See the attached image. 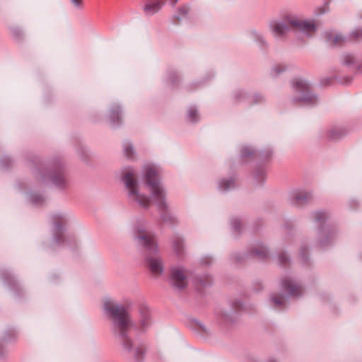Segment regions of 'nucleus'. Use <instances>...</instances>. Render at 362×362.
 I'll return each mask as SVG.
<instances>
[{"label": "nucleus", "mask_w": 362, "mask_h": 362, "mask_svg": "<svg viewBox=\"0 0 362 362\" xmlns=\"http://www.w3.org/2000/svg\"><path fill=\"white\" fill-rule=\"evenodd\" d=\"M344 41V38L341 35L332 34L327 35V42L331 46L341 45Z\"/></svg>", "instance_id": "f8f14e48"}, {"label": "nucleus", "mask_w": 362, "mask_h": 362, "mask_svg": "<svg viewBox=\"0 0 362 362\" xmlns=\"http://www.w3.org/2000/svg\"><path fill=\"white\" fill-rule=\"evenodd\" d=\"M282 288L288 291L291 296H298L301 293V287L293 282L291 279H286L281 282Z\"/></svg>", "instance_id": "1a4fd4ad"}, {"label": "nucleus", "mask_w": 362, "mask_h": 362, "mask_svg": "<svg viewBox=\"0 0 362 362\" xmlns=\"http://www.w3.org/2000/svg\"><path fill=\"white\" fill-rule=\"evenodd\" d=\"M71 3L77 8H82L83 1L82 0H71Z\"/></svg>", "instance_id": "b1692460"}, {"label": "nucleus", "mask_w": 362, "mask_h": 362, "mask_svg": "<svg viewBox=\"0 0 362 362\" xmlns=\"http://www.w3.org/2000/svg\"><path fill=\"white\" fill-rule=\"evenodd\" d=\"M123 180L127 189L128 190L129 197L142 208L147 209L150 206L151 200L146 195L141 194L138 191L137 182L134 178L131 172L125 173Z\"/></svg>", "instance_id": "20e7f679"}, {"label": "nucleus", "mask_w": 362, "mask_h": 362, "mask_svg": "<svg viewBox=\"0 0 362 362\" xmlns=\"http://www.w3.org/2000/svg\"><path fill=\"white\" fill-rule=\"evenodd\" d=\"M357 71L362 74V63L357 66Z\"/></svg>", "instance_id": "cd10ccee"}, {"label": "nucleus", "mask_w": 362, "mask_h": 362, "mask_svg": "<svg viewBox=\"0 0 362 362\" xmlns=\"http://www.w3.org/2000/svg\"><path fill=\"white\" fill-rule=\"evenodd\" d=\"M53 182L59 187H62L65 183V180L63 176H54L52 177Z\"/></svg>", "instance_id": "a211bd4d"}, {"label": "nucleus", "mask_w": 362, "mask_h": 362, "mask_svg": "<svg viewBox=\"0 0 362 362\" xmlns=\"http://www.w3.org/2000/svg\"><path fill=\"white\" fill-rule=\"evenodd\" d=\"M145 180L146 184L149 187L153 204L157 206L159 210H165L167 208L165 194L160 185L158 172L154 167L147 166L146 168Z\"/></svg>", "instance_id": "7ed1b4c3"}, {"label": "nucleus", "mask_w": 362, "mask_h": 362, "mask_svg": "<svg viewBox=\"0 0 362 362\" xmlns=\"http://www.w3.org/2000/svg\"><path fill=\"white\" fill-rule=\"evenodd\" d=\"M164 4L163 0H146L144 11L147 15L157 13Z\"/></svg>", "instance_id": "6e6552de"}, {"label": "nucleus", "mask_w": 362, "mask_h": 362, "mask_svg": "<svg viewBox=\"0 0 362 362\" xmlns=\"http://www.w3.org/2000/svg\"><path fill=\"white\" fill-rule=\"evenodd\" d=\"M197 112L194 109H189L187 113V118L189 122H194L196 121Z\"/></svg>", "instance_id": "6ab92c4d"}, {"label": "nucleus", "mask_w": 362, "mask_h": 362, "mask_svg": "<svg viewBox=\"0 0 362 362\" xmlns=\"http://www.w3.org/2000/svg\"><path fill=\"white\" fill-rule=\"evenodd\" d=\"M312 198V195L308 192H298L295 194L293 199V204L300 205L305 203L308 200Z\"/></svg>", "instance_id": "9b49d317"}, {"label": "nucleus", "mask_w": 362, "mask_h": 362, "mask_svg": "<svg viewBox=\"0 0 362 362\" xmlns=\"http://www.w3.org/2000/svg\"><path fill=\"white\" fill-rule=\"evenodd\" d=\"M329 134V136L332 139H336L339 136V134L337 133L335 130L332 131Z\"/></svg>", "instance_id": "bb28decb"}, {"label": "nucleus", "mask_w": 362, "mask_h": 362, "mask_svg": "<svg viewBox=\"0 0 362 362\" xmlns=\"http://www.w3.org/2000/svg\"><path fill=\"white\" fill-rule=\"evenodd\" d=\"M119 112H120V109L119 107H115L112 108L111 110L112 117H115V116H117V117L119 119Z\"/></svg>", "instance_id": "5701e85b"}, {"label": "nucleus", "mask_w": 362, "mask_h": 362, "mask_svg": "<svg viewBox=\"0 0 362 362\" xmlns=\"http://www.w3.org/2000/svg\"><path fill=\"white\" fill-rule=\"evenodd\" d=\"M279 261L281 264H284L287 262L288 259L286 256V255H280L279 257Z\"/></svg>", "instance_id": "a878e982"}, {"label": "nucleus", "mask_w": 362, "mask_h": 362, "mask_svg": "<svg viewBox=\"0 0 362 362\" xmlns=\"http://www.w3.org/2000/svg\"><path fill=\"white\" fill-rule=\"evenodd\" d=\"M104 310L113 321L115 329L124 348L128 351L133 352V356L139 361L144 352L143 346L132 349V342L127 337V332L132 322L127 310L124 305L115 304L110 298L104 300Z\"/></svg>", "instance_id": "f257e3e1"}, {"label": "nucleus", "mask_w": 362, "mask_h": 362, "mask_svg": "<svg viewBox=\"0 0 362 362\" xmlns=\"http://www.w3.org/2000/svg\"><path fill=\"white\" fill-rule=\"evenodd\" d=\"M269 27L273 35L276 37L283 36L289 30L288 25L276 21L272 22L269 25Z\"/></svg>", "instance_id": "9d476101"}, {"label": "nucleus", "mask_w": 362, "mask_h": 362, "mask_svg": "<svg viewBox=\"0 0 362 362\" xmlns=\"http://www.w3.org/2000/svg\"><path fill=\"white\" fill-rule=\"evenodd\" d=\"M173 249L176 253H179L181 252L182 248V240L180 238H177L173 241Z\"/></svg>", "instance_id": "dca6fc26"}, {"label": "nucleus", "mask_w": 362, "mask_h": 362, "mask_svg": "<svg viewBox=\"0 0 362 362\" xmlns=\"http://www.w3.org/2000/svg\"><path fill=\"white\" fill-rule=\"evenodd\" d=\"M188 13V8L186 6H182L178 10V14L175 15L174 18L177 21H180L182 18L187 16Z\"/></svg>", "instance_id": "2eb2a0df"}, {"label": "nucleus", "mask_w": 362, "mask_h": 362, "mask_svg": "<svg viewBox=\"0 0 362 362\" xmlns=\"http://www.w3.org/2000/svg\"><path fill=\"white\" fill-rule=\"evenodd\" d=\"M170 281L175 288L177 289L184 288L187 284L185 271L180 267L172 269Z\"/></svg>", "instance_id": "0eeeda50"}, {"label": "nucleus", "mask_w": 362, "mask_h": 362, "mask_svg": "<svg viewBox=\"0 0 362 362\" xmlns=\"http://www.w3.org/2000/svg\"><path fill=\"white\" fill-rule=\"evenodd\" d=\"M178 0H170V4L173 6H175V4L177 3Z\"/></svg>", "instance_id": "c85d7f7f"}, {"label": "nucleus", "mask_w": 362, "mask_h": 362, "mask_svg": "<svg viewBox=\"0 0 362 362\" xmlns=\"http://www.w3.org/2000/svg\"><path fill=\"white\" fill-rule=\"evenodd\" d=\"M141 325L143 327H145L146 325H147V322H146L144 320L141 321Z\"/></svg>", "instance_id": "7c9ffc66"}, {"label": "nucleus", "mask_w": 362, "mask_h": 362, "mask_svg": "<svg viewBox=\"0 0 362 362\" xmlns=\"http://www.w3.org/2000/svg\"><path fill=\"white\" fill-rule=\"evenodd\" d=\"M124 152L126 157L131 158L134 154V150L132 146L129 144H127L124 147Z\"/></svg>", "instance_id": "f3484780"}, {"label": "nucleus", "mask_w": 362, "mask_h": 362, "mask_svg": "<svg viewBox=\"0 0 362 362\" xmlns=\"http://www.w3.org/2000/svg\"><path fill=\"white\" fill-rule=\"evenodd\" d=\"M286 21L291 27L298 28L308 34L313 33L316 30L317 26L312 21L301 20L296 16H288Z\"/></svg>", "instance_id": "423d86ee"}, {"label": "nucleus", "mask_w": 362, "mask_h": 362, "mask_svg": "<svg viewBox=\"0 0 362 362\" xmlns=\"http://www.w3.org/2000/svg\"><path fill=\"white\" fill-rule=\"evenodd\" d=\"M314 218L317 222H321L326 219L327 216L322 211H317L314 214Z\"/></svg>", "instance_id": "aec40b11"}, {"label": "nucleus", "mask_w": 362, "mask_h": 362, "mask_svg": "<svg viewBox=\"0 0 362 362\" xmlns=\"http://www.w3.org/2000/svg\"><path fill=\"white\" fill-rule=\"evenodd\" d=\"M293 86L296 91L302 92L303 94L298 98L295 99L306 105L314 104L317 102L316 95L310 93L308 84L302 79H298L293 82Z\"/></svg>", "instance_id": "39448f33"}, {"label": "nucleus", "mask_w": 362, "mask_h": 362, "mask_svg": "<svg viewBox=\"0 0 362 362\" xmlns=\"http://www.w3.org/2000/svg\"><path fill=\"white\" fill-rule=\"evenodd\" d=\"M253 253L259 258H265L267 256V252L264 249H263L262 251L253 250Z\"/></svg>", "instance_id": "412c9836"}, {"label": "nucleus", "mask_w": 362, "mask_h": 362, "mask_svg": "<svg viewBox=\"0 0 362 362\" xmlns=\"http://www.w3.org/2000/svg\"><path fill=\"white\" fill-rule=\"evenodd\" d=\"M341 62L346 66L353 65L355 63V57L351 54H344L341 57Z\"/></svg>", "instance_id": "4468645a"}, {"label": "nucleus", "mask_w": 362, "mask_h": 362, "mask_svg": "<svg viewBox=\"0 0 362 362\" xmlns=\"http://www.w3.org/2000/svg\"><path fill=\"white\" fill-rule=\"evenodd\" d=\"M350 37L352 39H358L361 37H362V30H356L354 31L351 35Z\"/></svg>", "instance_id": "4be33fe9"}, {"label": "nucleus", "mask_w": 362, "mask_h": 362, "mask_svg": "<svg viewBox=\"0 0 362 362\" xmlns=\"http://www.w3.org/2000/svg\"><path fill=\"white\" fill-rule=\"evenodd\" d=\"M274 71H275V73H276V74H279L280 72H281L282 71H284V69H281V70H280L279 68L275 67V68L274 69Z\"/></svg>", "instance_id": "c756f323"}, {"label": "nucleus", "mask_w": 362, "mask_h": 362, "mask_svg": "<svg viewBox=\"0 0 362 362\" xmlns=\"http://www.w3.org/2000/svg\"><path fill=\"white\" fill-rule=\"evenodd\" d=\"M271 300L276 306L280 305L282 303L281 299L277 297H272Z\"/></svg>", "instance_id": "393cba45"}, {"label": "nucleus", "mask_w": 362, "mask_h": 362, "mask_svg": "<svg viewBox=\"0 0 362 362\" xmlns=\"http://www.w3.org/2000/svg\"><path fill=\"white\" fill-rule=\"evenodd\" d=\"M235 186V181L233 179L224 180H223L220 185L219 187L222 190H228Z\"/></svg>", "instance_id": "ddd939ff"}, {"label": "nucleus", "mask_w": 362, "mask_h": 362, "mask_svg": "<svg viewBox=\"0 0 362 362\" xmlns=\"http://www.w3.org/2000/svg\"><path fill=\"white\" fill-rule=\"evenodd\" d=\"M135 239L138 244L145 248L146 264L154 275H160L163 272V261L158 254V248L155 235L142 227L135 229Z\"/></svg>", "instance_id": "f03ea898"}]
</instances>
